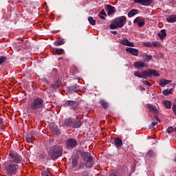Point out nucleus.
I'll return each instance as SVG.
<instances>
[{
	"label": "nucleus",
	"mask_w": 176,
	"mask_h": 176,
	"mask_svg": "<svg viewBox=\"0 0 176 176\" xmlns=\"http://www.w3.org/2000/svg\"><path fill=\"white\" fill-rule=\"evenodd\" d=\"M63 146L61 145L55 144L50 147L48 151V155L52 160H57L58 157L63 156Z\"/></svg>",
	"instance_id": "f257e3e1"
},
{
	"label": "nucleus",
	"mask_w": 176,
	"mask_h": 176,
	"mask_svg": "<svg viewBox=\"0 0 176 176\" xmlns=\"http://www.w3.org/2000/svg\"><path fill=\"white\" fill-rule=\"evenodd\" d=\"M127 23V18L126 16H121L115 18L111 23L109 25L110 30H116V28H123L124 25Z\"/></svg>",
	"instance_id": "f03ea898"
},
{
	"label": "nucleus",
	"mask_w": 176,
	"mask_h": 176,
	"mask_svg": "<svg viewBox=\"0 0 176 176\" xmlns=\"http://www.w3.org/2000/svg\"><path fill=\"white\" fill-rule=\"evenodd\" d=\"M135 76H137V78H144V79H147L148 76H157L159 77L160 76V74L156 69H150L148 71H144L140 72L136 71L134 72Z\"/></svg>",
	"instance_id": "7ed1b4c3"
},
{
	"label": "nucleus",
	"mask_w": 176,
	"mask_h": 176,
	"mask_svg": "<svg viewBox=\"0 0 176 176\" xmlns=\"http://www.w3.org/2000/svg\"><path fill=\"white\" fill-rule=\"evenodd\" d=\"M4 170L6 171V174H7L8 175H19V164L8 162L7 165H6Z\"/></svg>",
	"instance_id": "20e7f679"
},
{
	"label": "nucleus",
	"mask_w": 176,
	"mask_h": 176,
	"mask_svg": "<svg viewBox=\"0 0 176 176\" xmlns=\"http://www.w3.org/2000/svg\"><path fill=\"white\" fill-rule=\"evenodd\" d=\"M81 158L84 162H85V167L87 168H91L94 164V161L93 160V155L89 152L81 151Z\"/></svg>",
	"instance_id": "39448f33"
},
{
	"label": "nucleus",
	"mask_w": 176,
	"mask_h": 176,
	"mask_svg": "<svg viewBox=\"0 0 176 176\" xmlns=\"http://www.w3.org/2000/svg\"><path fill=\"white\" fill-rule=\"evenodd\" d=\"M9 163H13L14 164H20L23 162V157L20 156V154L14 153H10L9 157Z\"/></svg>",
	"instance_id": "423d86ee"
},
{
	"label": "nucleus",
	"mask_w": 176,
	"mask_h": 176,
	"mask_svg": "<svg viewBox=\"0 0 176 176\" xmlns=\"http://www.w3.org/2000/svg\"><path fill=\"white\" fill-rule=\"evenodd\" d=\"M43 107V100L41 98L35 99L31 104L32 109L36 111L38 109H42Z\"/></svg>",
	"instance_id": "0eeeda50"
},
{
	"label": "nucleus",
	"mask_w": 176,
	"mask_h": 176,
	"mask_svg": "<svg viewBox=\"0 0 176 176\" xmlns=\"http://www.w3.org/2000/svg\"><path fill=\"white\" fill-rule=\"evenodd\" d=\"M65 105L66 107H70L71 109H73L75 111L76 108H78V106L79 105V102L74 101V100H67Z\"/></svg>",
	"instance_id": "6e6552de"
},
{
	"label": "nucleus",
	"mask_w": 176,
	"mask_h": 176,
	"mask_svg": "<svg viewBox=\"0 0 176 176\" xmlns=\"http://www.w3.org/2000/svg\"><path fill=\"white\" fill-rule=\"evenodd\" d=\"M66 144L68 148L74 149V148H76V145H78V141L74 138H70L67 140Z\"/></svg>",
	"instance_id": "1a4fd4ad"
},
{
	"label": "nucleus",
	"mask_w": 176,
	"mask_h": 176,
	"mask_svg": "<svg viewBox=\"0 0 176 176\" xmlns=\"http://www.w3.org/2000/svg\"><path fill=\"white\" fill-rule=\"evenodd\" d=\"M135 3H139L142 6H149L153 3V0H134Z\"/></svg>",
	"instance_id": "9d476101"
},
{
	"label": "nucleus",
	"mask_w": 176,
	"mask_h": 176,
	"mask_svg": "<svg viewBox=\"0 0 176 176\" xmlns=\"http://www.w3.org/2000/svg\"><path fill=\"white\" fill-rule=\"evenodd\" d=\"M133 23L135 24H137L138 25V27H140V28L144 27V25H145V21L144 20V18H142L141 16L136 17L134 19Z\"/></svg>",
	"instance_id": "9b49d317"
},
{
	"label": "nucleus",
	"mask_w": 176,
	"mask_h": 176,
	"mask_svg": "<svg viewBox=\"0 0 176 176\" xmlns=\"http://www.w3.org/2000/svg\"><path fill=\"white\" fill-rule=\"evenodd\" d=\"M120 43L124 46H129L131 47H134V43L129 41L127 38H122L120 40Z\"/></svg>",
	"instance_id": "f8f14e48"
},
{
	"label": "nucleus",
	"mask_w": 176,
	"mask_h": 176,
	"mask_svg": "<svg viewBox=\"0 0 176 176\" xmlns=\"http://www.w3.org/2000/svg\"><path fill=\"white\" fill-rule=\"evenodd\" d=\"M126 52H127L129 54H131L132 56H137L139 54L138 50L135 48L126 47Z\"/></svg>",
	"instance_id": "ddd939ff"
},
{
	"label": "nucleus",
	"mask_w": 176,
	"mask_h": 176,
	"mask_svg": "<svg viewBox=\"0 0 176 176\" xmlns=\"http://www.w3.org/2000/svg\"><path fill=\"white\" fill-rule=\"evenodd\" d=\"M107 10L108 16L115 14V12H116V10H115V7L109 4L107 5Z\"/></svg>",
	"instance_id": "4468645a"
},
{
	"label": "nucleus",
	"mask_w": 176,
	"mask_h": 176,
	"mask_svg": "<svg viewBox=\"0 0 176 176\" xmlns=\"http://www.w3.org/2000/svg\"><path fill=\"white\" fill-rule=\"evenodd\" d=\"M114 144L116 148H122L123 145V141H122V139L119 138H116L114 141Z\"/></svg>",
	"instance_id": "2eb2a0df"
},
{
	"label": "nucleus",
	"mask_w": 176,
	"mask_h": 176,
	"mask_svg": "<svg viewBox=\"0 0 176 176\" xmlns=\"http://www.w3.org/2000/svg\"><path fill=\"white\" fill-rule=\"evenodd\" d=\"M80 126H82V122L80 120L73 119V123L72 125V127H73V129H79Z\"/></svg>",
	"instance_id": "dca6fc26"
},
{
	"label": "nucleus",
	"mask_w": 176,
	"mask_h": 176,
	"mask_svg": "<svg viewBox=\"0 0 176 176\" xmlns=\"http://www.w3.org/2000/svg\"><path fill=\"white\" fill-rule=\"evenodd\" d=\"M146 64L142 61H137L133 63V67L137 69L145 68Z\"/></svg>",
	"instance_id": "f3484780"
},
{
	"label": "nucleus",
	"mask_w": 176,
	"mask_h": 176,
	"mask_svg": "<svg viewBox=\"0 0 176 176\" xmlns=\"http://www.w3.org/2000/svg\"><path fill=\"white\" fill-rule=\"evenodd\" d=\"M73 121H74V119L72 118L66 119L63 122L64 127H72Z\"/></svg>",
	"instance_id": "a211bd4d"
},
{
	"label": "nucleus",
	"mask_w": 176,
	"mask_h": 176,
	"mask_svg": "<svg viewBox=\"0 0 176 176\" xmlns=\"http://www.w3.org/2000/svg\"><path fill=\"white\" fill-rule=\"evenodd\" d=\"M159 83L161 87H164V86H166V85H168V83H171V80L162 78L160 80Z\"/></svg>",
	"instance_id": "6ab92c4d"
},
{
	"label": "nucleus",
	"mask_w": 176,
	"mask_h": 176,
	"mask_svg": "<svg viewBox=\"0 0 176 176\" xmlns=\"http://www.w3.org/2000/svg\"><path fill=\"white\" fill-rule=\"evenodd\" d=\"M157 36H159L161 41H163V38L167 36V34L166 33V30H161V31L157 33Z\"/></svg>",
	"instance_id": "aec40b11"
},
{
	"label": "nucleus",
	"mask_w": 176,
	"mask_h": 176,
	"mask_svg": "<svg viewBox=\"0 0 176 176\" xmlns=\"http://www.w3.org/2000/svg\"><path fill=\"white\" fill-rule=\"evenodd\" d=\"M78 89H79V86L76 84H75L73 86L69 87H68L69 93H76Z\"/></svg>",
	"instance_id": "412c9836"
},
{
	"label": "nucleus",
	"mask_w": 176,
	"mask_h": 176,
	"mask_svg": "<svg viewBox=\"0 0 176 176\" xmlns=\"http://www.w3.org/2000/svg\"><path fill=\"white\" fill-rule=\"evenodd\" d=\"M138 12L140 10L137 9H132L128 13V17H133V16H135V14H138Z\"/></svg>",
	"instance_id": "4be33fe9"
},
{
	"label": "nucleus",
	"mask_w": 176,
	"mask_h": 176,
	"mask_svg": "<svg viewBox=\"0 0 176 176\" xmlns=\"http://www.w3.org/2000/svg\"><path fill=\"white\" fill-rule=\"evenodd\" d=\"M168 23H176V14H172L166 19Z\"/></svg>",
	"instance_id": "5701e85b"
},
{
	"label": "nucleus",
	"mask_w": 176,
	"mask_h": 176,
	"mask_svg": "<svg viewBox=\"0 0 176 176\" xmlns=\"http://www.w3.org/2000/svg\"><path fill=\"white\" fill-rule=\"evenodd\" d=\"M60 86H61V82H60V80H56L54 84L51 85V87L55 90L58 89Z\"/></svg>",
	"instance_id": "b1692460"
},
{
	"label": "nucleus",
	"mask_w": 176,
	"mask_h": 176,
	"mask_svg": "<svg viewBox=\"0 0 176 176\" xmlns=\"http://www.w3.org/2000/svg\"><path fill=\"white\" fill-rule=\"evenodd\" d=\"M79 163V158L78 157H75L72 160V167H76Z\"/></svg>",
	"instance_id": "393cba45"
},
{
	"label": "nucleus",
	"mask_w": 176,
	"mask_h": 176,
	"mask_svg": "<svg viewBox=\"0 0 176 176\" xmlns=\"http://www.w3.org/2000/svg\"><path fill=\"white\" fill-rule=\"evenodd\" d=\"M164 107H165L166 109H170V108H171V101L164 100Z\"/></svg>",
	"instance_id": "a878e982"
},
{
	"label": "nucleus",
	"mask_w": 176,
	"mask_h": 176,
	"mask_svg": "<svg viewBox=\"0 0 176 176\" xmlns=\"http://www.w3.org/2000/svg\"><path fill=\"white\" fill-rule=\"evenodd\" d=\"M174 89L173 88H170V89H166L162 91V94L164 96H168V94H171L173 93V91Z\"/></svg>",
	"instance_id": "bb28decb"
},
{
	"label": "nucleus",
	"mask_w": 176,
	"mask_h": 176,
	"mask_svg": "<svg viewBox=\"0 0 176 176\" xmlns=\"http://www.w3.org/2000/svg\"><path fill=\"white\" fill-rule=\"evenodd\" d=\"M8 61V57L0 56V65H3Z\"/></svg>",
	"instance_id": "cd10ccee"
},
{
	"label": "nucleus",
	"mask_w": 176,
	"mask_h": 176,
	"mask_svg": "<svg viewBox=\"0 0 176 176\" xmlns=\"http://www.w3.org/2000/svg\"><path fill=\"white\" fill-rule=\"evenodd\" d=\"M100 104H101L102 107L104 108V109H107V108L109 107V104L105 100H102L100 102Z\"/></svg>",
	"instance_id": "c85d7f7f"
},
{
	"label": "nucleus",
	"mask_w": 176,
	"mask_h": 176,
	"mask_svg": "<svg viewBox=\"0 0 176 176\" xmlns=\"http://www.w3.org/2000/svg\"><path fill=\"white\" fill-rule=\"evenodd\" d=\"M87 20L91 25H96V20L92 16H89Z\"/></svg>",
	"instance_id": "c756f323"
},
{
	"label": "nucleus",
	"mask_w": 176,
	"mask_h": 176,
	"mask_svg": "<svg viewBox=\"0 0 176 176\" xmlns=\"http://www.w3.org/2000/svg\"><path fill=\"white\" fill-rule=\"evenodd\" d=\"M56 54H57L58 56H61V54H64V50L63 49H57L55 51Z\"/></svg>",
	"instance_id": "7c9ffc66"
},
{
	"label": "nucleus",
	"mask_w": 176,
	"mask_h": 176,
	"mask_svg": "<svg viewBox=\"0 0 176 176\" xmlns=\"http://www.w3.org/2000/svg\"><path fill=\"white\" fill-rule=\"evenodd\" d=\"M65 42L63 40H58L54 42V45L56 46H61V45H64Z\"/></svg>",
	"instance_id": "2f4dec72"
},
{
	"label": "nucleus",
	"mask_w": 176,
	"mask_h": 176,
	"mask_svg": "<svg viewBox=\"0 0 176 176\" xmlns=\"http://www.w3.org/2000/svg\"><path fill=\"white\" fill-rule=\"evenodd\" d=\"M147 107L148 108V109H150V111H157V109L153 104H147Z\"/></svg>",
	"instance_id": "473e14b6"
},
{
	"label": "nucleus",
	"mask_w": 176,
	"mask_h": 176,
	"mask_svg": "<svg viewBox=\"0 0 176 176\" xmlns=\"http://www.w3.org/2000/svg\"><path fill=\"white\" fill-rule=\"evenodd\" d=\"M160 46V43L159 41L152 42V47H159Z\"/></svg>",
	"instance_id": "72a5a7b5"
},
{
	"label": "nucleus",
	"mask_w": 176,
	"mask_h": 176,
	"mask_svg": "<svg viewBox=\"0 0 176 176\" xmlns=\"http://www.w3.org/2000/svg\"><path fill=\"white\" fill-rule=\"evenodd\" d=\"M20 115H23V118H25L27 116H30V114H28V111H21L19 112Z\"/></svg>",
	"instance_id": "f704fd0d"
},
{
	"label": "nucleus",
	"mask_w": 176,
	"mask_h": 176,
	"mask_svg": "<svg viewBox=\"0 0 176 176\" xmlns=\"http://www.w3.org/2000/svg\"><path fill=\"white\" fill-rule=\"evenodd\" d=\"M153 114L155 117V119L157 120V122H160V119L159 118H157V111H153Z\"/></svg>",
	"instance_id": "c9c22d12"
},
{
	"label": "nucleus",
	"mask_w": 176,
	"mask_h": 176,
	"mask_svg": "<svg viewBox=\"0 0 176 176\" xmlns=\"http://www.w3.org/2000/svg\"><path fill=\"white\" fill-rule=\"evenodd\" d=\"M52 133H54V134L56 135H58L59 134H61V131H60L58 129H54L52 130Z\"/></svg>",
	"instance_id": "e433bc0d"
},
{
	"label": "nucleus",
	"mask_w": 176,
	"mask_h": 176,
	"mask_svg": "<svg viewBox=\"0 0 176 176\" xmlns=\"http://www.w3.org/2000/svg\"><path fill=\"white\" fill-rule=\"evenodd\" d=\"M152 60V56L151 55H146L144 58V61H146L147 63L151 61Z\"/></svg>",
	"instance_id": "4c0bfd02"
},
{
	"label": "nucleus",
	"mask_w": 176,
	"mask_h": 176,
	"mask_svg": "<svg viewBox=\"0 0 176 176\" xmlns=\"http://www.w3.org/2000/svg\"><path fill=\"white\" fill-rule=\"evenodd\" d=\"M41 175L42 176H51L50 173L46 172L45 170H43L41 172Z\"/></svg>",
	"instance_id": "58836bf2"
},
{
	"label": "nucleus",
	"mask_w": 176,
	"mask_h": 176,
	"mask_svg": "<svg viewBox=\"0 0 176 176\" xmlns=\"http://www.w3.org/2000/svg\"><path fill=\"white\" fill-rule=\"evenodd\" d=\"M173 131H175V128L173 126H170L169 128L167 129V133L169 134L173 133Z\"/></svg>",
	"instance_id": "ea45409f"
},
{
	"label": "nucleus",
	"mask_w": 176,
	"mask_h": 176,
	"mask_svg": "<svg viewBox=\"0 0 176 176\" xmlns=\"http://www.w3.org/2000/svg\"><path fill=\"white\" fill-rule=\"evenodd\" d=\"M57 72H58L57 69H53L52 71V76H56V75H57Z\"/></svg>",
	"instance_id": "a19ab883"
},
{
	"label": "nucleus",
	"mask_w": 176,
	"mask_h": 176,
	"mask_svg": "<svg viewBox=\"0 0 176 176\" xmlns=\"http://www.w3.org/2000/svg\"><path fill=\"white\" fill-rule=\"evenodd\" d=\"M147 155L148 156H149V157H153V156H155V155L153 154V151H149Z\"/></svg>",
	"instance_id": "79ce46f5"
},
{
	"label": "nucleus",
	"mask_w": 176,
	"mask_h": 176,
	"mask_svg": "<svg viewBox=\"0 0 176 176\" xmlns=\"http://www.w3.org/2000/svg\"><path fill=\"white\" fill-rule=\"evenodd\" d=\"M146 47H152V42H147L144 44Z\"/></svg>",
	"instance_id": "37998d69"
},
{
	"label": "nucleus",
	"mask_w": 176,
	"mask_h": 176,
	"mask_svg": "<svg viewBox=\"0 0 176 176\" xmlns=\"http://www.w3.org/2000/svg\"><path fill=\"white\" fill-rule=\"evenodd\" d=\"M98 14L103 15L105 17H107V12H105V10H102L101 12Z\"/></svg>",
	"instance_id": "c03bdc74"
},
{
	"label": "nucleus",
	"mask_w": 176,
	"mask_h": 176,
	"mask_svg": "<svg viewBox=\"0 0 176 176\" xmlns=\"http://www.w3.org/2000/svg\"><path fill=\"white\" fill-rule=\"evenodd\" d=\"M143 83H144V85H146V86H149V87L152 86V84L150 83V82H148L146 81V80H144V81H143Z\"/></svg>",
	"instance_id": "a18cd8bd"
},
{
	"label": "nucleus",
	"mask_w": 176,
	"mask_h": 176,
	"mask_svg": "<svg viewBox=\"0 0 176 176\" xmlns=\"http://www.w3.org/2000/svg\"><path fill=\"white\" fill-rule=\"evenodd\" d=\"M25 141H27V142H32V139L31 138H26Z\"/></svg>",
	"instance_id": "49530a36"
},
{
	"label": "nucleus",
	"mask_w": 176,
	"mask_h": 176,
	"mask_svg": "<svg viewBox=\"0 0 176 176\" xmlns=\"http://www.w3.org/2000/svg\"><path fill=\"white\" fill-rule=\"evenodd\" d=\"M98 17H100V19H101L102 20H105V16H104V15L98 14Z\"/></svg>",
	"instance_id": "de8ad7c7"
},
{
	"label": "nucleus",
	"mask_w": 176,
	"mask_h": 176,
	"mask_svg": "<svg viewBox=\"0 0 176 176\" xmlns=\"http://www.w3.org/2000/svg\"><path fill=\"white\" fill-rule=\"evenodd\" d=\"M157 124V122H153L151 123L152 127H155V126H156Z\"/></svg>",
	"instance_id": "09e8293b"
},
{
	"label": "nucleus",
	"mask_w": 176,
	"mask_h": 176,
	"mask_svg": "<svg viewBox=\"0 0 176 176\" xmlns=\"http://www.w3.org/2000/svg\"><path fill=\"white\" fill-rule=\"evenodd\" d=\"M111 34H113V35H116V34H118V31H116V30L111 31Z\"/></svg>",
	"instance_id": "8fccbe9b"
},
{
	"label": "nucleus",
	"mask_w": 176,
	"mask_h": 176,
	"mask_svg": "<svg viewBox=\"0 0 176 176\" xmlns=\"http://www.w3.org/2000/svg\"><path fill=\"white\" fill-rule=\"evenodd\" d=\"M3 120H2V118H0V126H3Z\"/></svg>",
	"instance_id": "3c124183"
},
{
	"label": "nucleus",
	"mask_w": 176,
	"mask_h": 176,
	"mask_svg": "<svg viewBox=\"0 0 176 176\" xmlns=\"http://www.w3.org/2000/svg\"><path fill=\"white\" fill-rule=\"evenodd\" d=\"M85 166H86V163H81V168H84Z\"/></svg>",
	"instance_id": "603ef678"
},
{
	"label": "nucleus",
	"mask_w": 176,
	"mask_h": 176,
	"mask_svg": "<svg viewBox=\"0 0 176 176\" xmlns=\"http://www.w3.org/2000/svg\"><path fill=\"white\" fill-rule=\"evenodd\" d=\"M172 108L173 111H176V104H174Z\"/></svg>",
	"instance_id": "864d4df0"
},
{
	"label": "nucleus",
	"mask_w": 176,
	"mask_h": 176,
	"mask_svg": "<svg viewBox=\"0 0 176 176\" xmlns=\"http://www.w3.org/2000/svg\"><path fill=\"white\" fill-rule=\"evenodd\" d=\"M110 176H116V174H115V173H111Z\"/></svg>",
	"instance_id": "5fc2aeb1"
},
{
	"label": "nucleus",
	"mask_w": 176,
	"mask_h": 176,
	"mask_svg": "<svg viewBox=\"0 0 176 176\" xmlns=\"http://www.w3.org/2000/svg\"><path fill=\"white\" fill-rule=\"evenodd\" d=\"M142 90H145V88H144L143 87H140Z\"/></svg>",
	"instance_id": "6e6d98bb"
},
{
	"label": "nucleus",
	"mask_w": 176,
	"mask_h": 176,
	"mask_svg": "<svg viewBox=\"0 0 176 176\" xmlns=\"http://www.w3.org/2000/svg\"><path fill=\"white\" fill-rule=\"evenodd\" d=\"M175 115L176 116V111H174Z\"/></svg>",
	"instance_id": "4d7b16f0"
}]
</instances>
